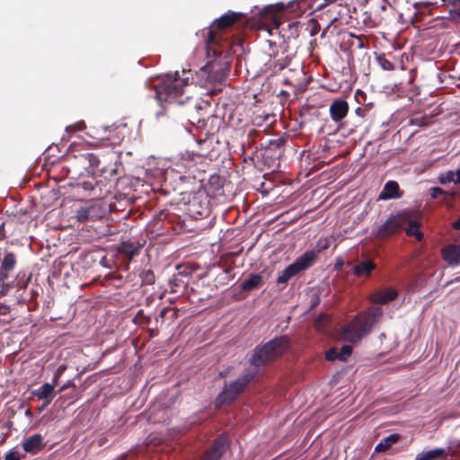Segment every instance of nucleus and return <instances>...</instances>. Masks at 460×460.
Returning a JSON list of instances; mask_svg holds the SVG:
<instances>
[{"label": "nucleus", "mask_w": 460, "mask_h": 460, "mask_svg": "<svg viewBox=\"0 0 460 460\" xmlns=\"http://www.w3.org/2000/svg\"><path fill=\"white\" fill-rule=\"evenodd\" d=\"M406 225H408V226L405 228L406 234L415 237L418 241H421L423 238V234L420 231V222L417 220H410V217H408Z\"/></svg>", "instance_id": "26"}, {"label": "nucleus", "mask_w": 460, "mask_h": 460, "mask_svg": "<svg viewBox=\"0 0 460 460\" xmlns=\"http://www.w3.org/2000/svg\"><path fill=\"white\" fill-rule=\"evenodd\" d=\"M16 263L17 259L14 252L6 250L3 252V249L0 248V281L3 284L15 269Z\"/></svg>", "instance_id": "11"}, {"label": "nucleus", "mask_w": 460, "mask_h": 460, "mask_svg": "<svg viewBox=\"0 0 460 460\" xmlns=\"http://www.w3.org/2000/svg\"><path fill=\"white\" fill-rule=\"evenodd\" d=\"M330 117L332 121H341L349 112V103L343 99H335L330 105Z\"/></svg>", "instance_id": "14"}, {"label": "nucleus", "mask_w": 460, "mask_h": 460, "mask_svg": "<svg viewBox=\"0 0 460 460\" xmlns=\"http://www.w3.org/2000/svg\"><path fill=\"white\" fill-rule=\"evenodd\" d=\"M299 272L296 270L295 266L292 265V263L290 265H288L283 271L282 273L278 277L277 279V284L279 286H283V288L286 287V285L288 284V280L297 275Z\"/></svg>", "instance_id": "27"}, {"label": "nucleus", "mask_w": 460, "mask_h": 460, "mask_svg": "<svg viewBox=\"0 0 460 460\" xmlns=\"http://www.w3.org/2000/svg\"><path fill=\"white\" fill-rule=\"evenodd\" d=\"M442 2L444 3V4H448L452 6H457L458 4H460V0H442Z\"/></svg>", "instance_id": "48"}, {"label": "nucleus", "mask_w": 460, "mask_h": 460, "mask_svg": "<svg viewBox=\"0 0 460 460\" xmlns=\"http://www.w3.org/2000/svg\"><path fill=\"white\" fill-rule=\"evenodd\" d=\"M115 129L113 130H110L109 131V134L102 138V140H105L108 142V146H111V145H116L117 143L119 142V138L117 137V139H114L113 136L111 135V133L114 131Z\"/></svg>", "instance_id": "38"}, {"label": "nucleus", "mask_w": 460, "mask_h": 460, "mask_svg": "<svg viewBox=\"0 0 460 460\" xmlns=\"http://www.w3.org/2000/svg\"><path fill=\"white\" fill-rule=\"evenodd\" d=\"M318 257L312 250L305 252L297 257L292 263L296 270L300 273L311 268L317 261Z\"/></svg>", "instance_id": "15"}, {"label": "nucleus", "mask_w": 460, "mask_h": 460, "mask_svg": "<svg viewBox=\"0 0 460 460\" xmlns=\"http://www.w3.org/2000/svg\"><path fill=\"white\" fill-rule=\"evenodd\" d=\"M383 314L381 307H370L356 315L348 324L340 328L341 340L357 343L368 334L378 318Z\"/></svg>", "instance_id": "3"}, {"label": "nucleus", "mask_w": 460, "mask_h": 460, "mask_svg": "<svg viewBox=\"0 0 460 460\" xmlns=\"http://www.w3.org/2000/svg\"><path fill=\"white\" fill-rule=\"evenodd\" d=\"M325 320L324 315H319L315 318L314 325L315 329L322 331L323 330V322Z\"/></svg>", "instance_id": "40"}, {"label": "nucleus", "mask_w": 460, "mask_h": 460, "mask_svg": "<svg viewBox=\"0 0 460 460\" xmlns=\"http://www.w3.org/2000/svg\"><path fill=\"white\" fill-rule=\"evenodd\" d=\"M197 156L194 154L186 152L181 154V157L177 160L175 165L178 168V172H188L196 167Z\"/></svg>", "instance_id": "17"}, {"label": "nucleus", "mask_w": 460, "mask_h": 460, "mask_svg": "<svg viewBox=\"0 0 460 460\" xmlns=\"http://www.w3.org/2000/svg\"><path fill=\"white\" fill-rule=\"evenodd\" d=\"M262 135V132L257 129H252L247 135V145L248 146H254L257 138Z\"/></svg>", "instance_id": "33"}, {"label": "nucleus", "mask_w": 460, "mask_h": 460, "mask_svg": "<svg viewBox=\"0 0 460 460\" xmlns=\"http://www.w3.org/2000/svg\"><path fill=\"white\" fill-rule=\"evenodd\" d=\"M443 259L449 265L460 264V244H450L442 249Z\"/></svg>", "instance_id": "20"}, {"label": "nucleus", "mask_w": 460, "mask_h": 460, "mask_svg": "<svg viewBox=\"0 0 460 460\" xmlns=\"http://www.w3.org/2000/svg\"><path fill=\"white\" fill-rule=\"evenodd\" d=\"M438 181L441 184H447L449 182L460 183V168L456 172L447 171L441 173L438 177Z\"/></svg>", "instance_id": "28"}, {"label": "nucleus", "mask_w": 460, "mask_h": 460, "mask_svg": "<svg viewBox=\"0 0 460 460\" xmlns=\"http://www.w3.org/2000/svg\"><path fill=\"white\" fill-rule=\"evenodd\" d=\"M263 285V279L261 274H251L250 277L243 280L241 288L243 291H251L261 288Z\"/></svg>", "instance_id": "22"}, {"label": "nucleus", "mask_w": 460, "mask_h": 460, "mask_svg": "<svg viewBox=\"0 0 460 460\" xmlns=\"http://www.w3.org/2000/svg\"><path fill=\"white\" fill-rule=\"evenodd\" d=\"M151 321V318L149 315H146L144 314V311L142 309H140L136 317H135V322L137 323V324H148Z\"/></svg>", "instance_id": "35"}, {"label": "nucleus", "mask_w": 460, "mask_h": 460, "mask_svg": "<svg viewBox=\"0 0 460 460\" xmlns=\"http://www.w3.org/2000/svg\"><path fill=\"white\" fill-rule=\"evenodd\" d=\"M70 387H75V383L72 380H68L66 384H64L58 391V393H62L65 390L70 388Z\"/></svg>", "instance_id": "43"}, {"label": "nucleus", "mask_w": 460, "mask_h": 460, "mask_svg": "<svg viewBox=\"0 0 460 460\" xmlns=\"http://www.w3.org/2000/svg\"><path fill=\"white\" fill-rule=\"evenodd\" d=\"M4 460H21V456L17 452L11 451L5 455Z\"/></svg>", "instance_id": "42"}, {"label": "nucleus", "mask_w": 460, "mask_h": 460, "mask_svg": "<svg viewBox=\"0 0 460 460\" xmlns=\"http://www.w3.org/2000/svg\"><path fill=\"white\" fill-rule=\"evenodd\" d=\"M446 192L439 187H433L430 189V196L432 199H438L440 195H444Z\"/></svg>", "instance_id": "39"}, {"label": "nucleus", "mask_w": 460, "mask_h": 460, "mask_svg": "<svg viewBox=\"0 0 460 460\" xmlns=\"http://www.w3.org/2000/svg\"><path fill=\"white\" fill-rule=\"evenodd\" d=\"M407 221L408 213L406 212L391 216L376 229L374 235L378 239H386L400 231L406 225Z\"/></svg>", "instance_id": "9"}, {"label": "nucleus", "mask_w": 460, "mask_h": 460, "mask_svg": "<svg viewBox=\"0 0 460 460\" xmlns=\"http://www.w3.org/2000/svg\"><path fill=\"white\" fill-rule=\"evenodd\" d=\"M155 322L158 323V322H161V319L158 317V315L155 317Z\"/></svg>", "instance_id": "59"}, {"label": "nucleus", "mask_w": 460, "mask_h": 460, "mask_svg": "<svg viewBox=\"0 0 460 460\" xmlns=\"http://www.w3.org/2000/svg\"><path fill=\"white\" fill-rule=\"evenodd\" d=\"M451 13L460 18V6L457 9L451 11Z\"/></svg>", "instance_id": "51"}, {"label": "nucleus", "mask_w": 460, "mask_h": 460, "mask_svg": "<svg viewBox=\"0 0 460 460\" xmlns=\"http://www.w3.org/2000/svg\"><path fill=\"white\" fill-rule=\"evenodd\" d=\"M57 384H49L45 383L43 384L39 389L33 392V394L39 399V400H44V406L49 405L54 397V391L55 386Z\"/></svg>", "instance_id": "19"}, {"label": "nucleus", "mask_w": 460, "mask_h": 460, "mask_svg": "<svg viewBox=\"0 0 460 460\" xmlns=\"http://www.w3.org/2000/svg\"><path fill=\"white\" fill-rule=\"evenodd\" d=\"M453 227L456 230H460V217L453 224Z\"/></svg>", "instance_id": "50"}, {"label": "nucleus", "mask_w": 460, "mask_h": 460, "mask_svg": "<svg viewBox=\"0 0 460 460\" xmlns=\"http://www.w3.org/2000/svg\"><path fill=\"white\" fill-rule=\"evenodd\" d=\"M376 269V264L370 260H365L358 262L353 268V272L358 277H369L372 270Z\"/></svg>", "instance_id": "23"}, {"label": "nucleus", "mask_w": 460, "mask_h": 460, "mask_svg": "<svg viewBox=\"0 0 460 460\" xmlns=\"http://www.w3.org/2000/svg\"><path fill=\"white\" fill-rule=\"evenodd\" d=\"M286 66H287V64H281V65L279 66V69H283V68H285V67H286Z\"/></svg>", "instance_id": "57"}, {"label": "nucleus", "mask_w": 460, "mask_h": 460, "mask_svg": "<svg viewBox=\"0 0 460 460\" xmlns=\"http://www.w3.org/2000/svg\"><path fill=\"white\" fill-rule=\"evenodd\" d=\"M243 16L244 14L242 13L228 11L213 21L208 28L202 30L201 33L205 40L208 58L206 66L208 69L214 70L217 58H220L224 52L228 51L229 43L224 37V32Z\"/></svg>", "instance_id": "2"}, {"label": "nucleus", "mask_w": 460, "mask_h": 460, "mask_svg": "<svg viewBox=\"0 0 460 460\" xmlns=\"http://www.w3.org/2000/svg\"><path fill=\"white\" fill-rule=\"evenodd\" d=\"M229 447L227 437L225 434L216 438L212 445L204 452L200 460H220Z\"/></svg>", "instance_id": "10"}, {"label": "nucleus", "mask_w": 460, "mask_h": 460, "mask_svg": "<svg viewBox=\"0 0 460 460\" xmlns=\"http://www.w3.org/2000/svg\"><path fill=\"white\" fill-rule=\"evenodd\" d=\"M325 358L329 361H334L336 359L340 360L338 349L335 348H332L326 351Z\"/></svg>", "instance_id": "36"}, {"label": "nucleus", "mask_w": 460, "mask_h": 460, "mask_svg": "<svg viewBox=\"0 0 460 460\" xmlns=\"http://www.w3.org/2000/svg\"><path fill=\"white\" fill-rule=\"evenodd\" d=\"M274 24H275L276 28H279L280 26V22L279 20H277L276 18H274Z\"/></svg>", "instance_id": "52"}, {"label": "nucleus", "mask_w": 460, "mask_h": 460, "mask_svg": "<svg viewBox=\"0 0 460 460\" xmlns=\"http://www.w3.org/2000/svg\"><path fill=\"white\" fill-rule=\"evenodd\" d=\"M290 340L288 336L276 337L265 343L256 346L249 358L252 369L268 366L282 357L289 349Z\"/></svg>", "instance_id": "5"}, {"label": "nucleus", "mask_w": 460, "mask_h": 460, "mask_svg": "<svg viewBox=\"0 0 460 460\" xmlns=\"http://www.w3.org/2000/svg\"><path fill=\"white\" fill-rule=\"evenodd\" d=\"M376 61L384 70L392 71L394 69V64L386 58L385 54L378 55Z\"/></svg>", "instance_id": "29"}, {"label": "nucleus", "mask_w": 460, "mask_h": 460, "mask_svg": "<svg viewBox=\"0 0 460 460\" xmlns=\"http://www.w3.org/2000/svg\"><path fill=\"white\" fill-rule=\"evenodd\" d=\"M201 143H206V140H202V141L200 140L199 144H201Z\"/></svg>", "instance_id": "60"}, {"label": "nucleus", "mask_w": 460, "mask_h": 460, "mask_svg": "<svg viewBox=\"0 0 460 460\" xmlns=\"http://www.w3.org/2000/svg\"><path fill=\"white\" fill-rule=\"evenodd\" d=\"M225 64L226 65L227 68L229 69L230 67V62L229 61H226Z\"/></svg>", "instance_id": "58"}, {"label": "nucleus", "mask_w": 460, "mask_h": 460, "mask_svg": "<svg viewBox=\"0 0 460 460\" xmlns=\"http://www.w3.org/2000/svg\"><path fill=\"white\" fill-rule=\"evenodd\" d=\"M140 279L143 285H152L155 281V276L152 270H144L140 273Z\"/></svg>", "instance_id": "30"}, {"label": "nucleus", "mask_w": 460, "mask_h": 460, "mask_svg": "<svg viewBox=\"0 0 460 460\" xmlns=\"http://www.w3.org/2000/svg\"><path fill=\"white\" fill-rule=\"evenodd\" d=\"M397 297L396 290L390 288L385 291L376 292L371 296V301L375 304L385 305Z\"/></svg>", "instance_id": "21"}, {"label": "nucleus", "mask_w": 460, "mask_h": 460, "mask_svg": "<svg viewBox=\"0 0 460 460\" xmlns=\"http://www.w3.org/2000/svg\"><path fill=\"white\" fill-rule=\"evenodd\" d=\"M149 337L153 338L158 335V326L156 325L155 328H151L148 330Z\"/></svg>", "instance_id": "49"}, {"label": "nucleus", "mask_w": 460, "mask_h": 460, "mask_svg": "<svg viewBox=\"0 0 460 460\" xmlns=\"http://www.w3.org/2000/svg\"><path fill=\"white\" fill-rule=\"evenodd\" d=\"M196 206V200L195 199H193V200L190 203V210L193 213H197L198 215L199 216H202L203 215V211L202 210H196L194 208V207Z\"/></svg>", "instance_id": "45"}, {"label": "nucleus", "mask_w": 460, "mask_h": 460, "mask_svg": "<svg viewBox=\"0 0 460 460\" xmlns=\"http://www.w3.org/2000/svg\"><path fill=\"white\" fill-rule=\"evenodd\" d=\"M143 246L144 243H140L139 242L123 241L118 245L117 252L123 256L127 262H129L136 256L139 255Z\"/></svg>", "instance_id": "13"}, {"label": "nucleus", "mask_w": 460, "mask_h": 460, "mask_svg": "<svg viewBox=\"0 0 460 460\" xmlns=\"http://www.w3.org/2000/svg\"><path fill=\"white\" fill-rule=\"evenodd\" d=\"M10 311V308L9 306L4 305V304H0V315H4V314H7Z\"/></svg>", "instance_id": "47"}, {"label": "nucleus", "mask_w": 460, "mask_h": 460, "mask_svg": "<svg viewBox=\"0 0 460 460\" xmlns=\"http://www.w3.org/2000/svg\"><path fill=\"white\" fill-rule=\"evenodd\" d=\"M256 376V369H247L245 373L236 380L226 385L222 392L216 398L215 406L217 408H221L232 403L238 395L244 391L247 385L255 378Z\"/></svg>", "instance_id": "7"}, {"label": "nucleus", "mask_w": 460, "mask_h": 460, "mask_svg": "<svg viewBox=\"0 0 460 460\" xmlns=\"http://www.w3.org/2000/svg\"><path fill=\"white\" fill-rule=\"evenodd\" d=\"M104 210L98 203H92L85 207H82L76 211V218L80 222L95 221L103 217Z\"/></svg>", "instance_id": "12"}, {"label": "nucleus", "mask_w": 460, "mask_h": 460, "mask_svg": "<svg viewBox=\"0 0 460 460\" xmlns=\"http://www.w3.org/2000/svg\"><path fill=\"white\" fill-rule=\"evenodd\" d=\"M188 78H181L178 72L165 75L155 85V98L162 103H185L190 97L186 95L185 87Z\"/></svg>", "instance_id": "4"}, {"label": "nucleus", "mask_w": 460, "mask_h": 460, "mask_svg": "<svg viewBox=\"0 0 460 460\" xmlns=\"http://www.w3.org/2000/svg\"><path fill=\"white\" fill-rule=\"evenodd\" d=\"M401 439V435L393 433L384 438L375 447L376 452H385Z\"/></svg>", "instance_id": "24"}, {"label": "nucleus", "mask_w": 460, "mask_h": 460, "mask_svg": "<svg viewBox=\"0 0 460 460\" xmlns=\"http://www.w3.org/2000/svg\"><path fill=\"white\" fill-rule=\"evenodd\" d=\"M168 313H171V319L172 320L178 317V312L175 308H170L168 306L164 307L158 314V317L161 319V324H163L164 318Z\"/></svg>", "instance_id": "32"}, {"label": "nucleus", "mask_w": 460, "mask_h": 460, "mask_svg": "<svg viewBox=\"0 0 460 460\" xmlns=\"http://www.w3.org/2000/svg\"><path fill=\"white\" fill-rule=\"evenodd\" d=\"M209 183L213 184V185L217 184V186L220 187L221 186V184H220V177L217 176V175L211 176L210 179H209Z\"/></svg>", "instance_id": "46"}, {"label": "nucleus", "mask_w": 460, "mask_h": 460, "mask_svg": "<svg viewBox=\"0 0 460 460\" xmlns=\"http://www.w3.org/2000/svg\"><path fill=\"white\" fill-rule=\"evenodd\" d=\"M81 165L91 175L85 179L80 180L76 186L81 188L87 196L93 199H102L111 194L112 181L103 176V173L113 175L116 172L115 169L106 170L99 168L100 159L93 153H79L74 155L73 167Z\"/></svg>", "instance_id": "1"}, {"label": "nucleus", "mask_w": 460, "mask_h": 460, "mask_svg": "<svg viewBox=\"0 0 460 460\" xmlns=\"http://www.w3.org/2000/svg\"><path fill=\"white\" fill-rule=\"evenodd\" d=\"M305 0H294L290 1L287 6V8L290 9L292 12L299 10L300 12L304 11L306 4L304 3ZM324 2L318 6V9H322L323 7H327V9L319 15L320 21L324 22L326 23V28L323 30L322 33V37L324 36L326 31L335 22L341 19L345 16L349 11L346 5H342L341 4H337L338 0H323Z\"/></svg>", "instance_id": "6"}, {"label": "nucleus", "mask_w": 460, "mask_h": 460, "mask_svg": "<svg viewBox=\"0 0 460 460\" xmlns=\"http://www.w3.org/2000/svg\"><path fill=\"white\" fill-rule=\"evenodd\" d=\"M44 446L43 437L39 433L31 435L22 443L23 450L31 455L39 453Z\"/></svg>", "instance_id": "16"}, {"label": "nucleus", "mask_w": 460, "mask_h": 460, "mask_svg": "<svg viewBox=\"0 0 460 460\" xmlns=\"http://www.w3.org/2000/svg\"><path fill=\"white\" fill-rule=\"evenodd\" d=\"M5 223L0 220V242L6 238V233L4 229Z\"/></svg>", "instance_id": "44"}, {"label": "nucleus", "mask_w": 460, "mask_h": 460, "mask_svg": "<svg viewBox=\"0 0 460 460\" xmlns=\"http://www.w3.org/2000/svg\"><path fill=\"white\" fill-rule=\"evenodd\" d=\"M66 368V367L65 365H61L58 367V368L57 369V371L54 375L53 383H55V384L58 383V378L60 377L61 374L63 373V371Z\"/></svg>", "instance_id": "41"}, {"label": "nucleus", "mask_w": 460, "mask_h": 460, "mask_svg": "<svg viewBox=\"0 0 460 460\" xmlns=\"http://www.w3.org/2000/svg\"><path fill=\"white\" fill-rule=\"evenodd\" d=\"M456 280L459 281L460 280V276L458 278H456Z\"/></svg>", "instance_id": "61"}, {"label": "nucleus", "mask_w": 460, "mask_h": 460, "mask_svg": "<svg viewBox=\"0 0 460 460\" xmlns=\"http://www.w3.org/2000/svg\"><path fill=\"white\" fill-rule=\"evenodd\" d=\"M330 247V241L329 239L327 238H324V239H319L314 249H312L313 252H315V254L317 255V257H319V254L327 250L328 248Z\"/></svg>", "instance_id": "31"}, {"label": "nucleus", "mask_w": 460, "mask_h": 460, "mask_svg": "<svg viewBox=\"0 0 460 460\" xmlns=\"http://www.w3.org/2000/svg\"><path fill=\"white\" fill-rule=\"evenodd\" d=\"M317 31H318L317 28H314V29L312 30V31H311V35H312V36L315 35V34L317 33Z\"/></svg>", "instance_id": "55"}, {"label": "nucleus", "mask_w": 460, "mask_h": 460, "mask_svg": "<svg viewBox=\"0 0 460 460\" xmlns=\"http://www.w3.org/2000/svg\"><path fill=\"white\" fill-rule=\"evenodd\" d=\"M278 7H279V11H283V10L286 8V7H285V5H284V4H279L278 5Z\"/></svg>", "instance_id": "54"}, {"label": "nucleus", "mask_w": 460, "mask_h": 460, "mask_svg": "<svg viewBox=\"0 0 460 460\" xmlns=\"http://www.w3.org/2000/svg\"><path fill=\"white\" fill-rule=\"evenodd\" d=\"M381 2H382V4H381L380 8H381L383 11H385V10L386 9L385 2L384 0H381Z\"/></svg>", "instance_id": "53"}, {"label": "nucleus", "mask_w": 460, "mask_h": 460, "mask_svg": "<svg viewBox=\"0 0 460 460\" xmlns=\"http://www.w3.org/2000/svg\"><path fill=\"white\" fill-rule=\"evenodd\" d=\"M5 295V292L4 290H0V297L4 296Z\"/></svg>", "instance_id": "56"}, {"label": "nucleus", "mask_w": 460, "mask_h": 460, "mask_svg": "<svg viewBox=\"0 0 460 460\" xmlns=\"http://www.w3.org/2000/svg\"><path fill=\"white\" fill-rule=\"evenodd\" d=\"M84 127V121H80V122H77L74 125H70V126H67L66 128V131L67 133H70V132H75V131H77V130H82Z\"/></svg>", "instance_id": "37"}, {"label": "nucleus", "mask_w": 460, "mask_h": 460, "mask_svg": "<svg viewBox=\"0 0 460 460\" xmlns=\"http://www.w3.org/2000/svg\"><path fill=\"white\" fill-rule=\"evenodd\" d=\"M402 192L400 190L398 182L395 181H388L380 192L378 199L382 200L398 199L402 197Z\"/></svg>", "instance_id": "18"}, {"label": "nucleus", "mask_w": 460, "mask_h": 460, "mask_svg": "<svg viewBox=\"0 0 460 460\" xmlns=\"http://www.w3.org/2000/svg\"><path fill=\"white\" fill-rule=\"evenodd\" d=\"M444 448H434L429 451H422L416 456V460H437L445 456Z\"/></svg>", "instance_id": "25"}, {"label": "nucleus", "mask_w": 460, "mask_h": 460, "mask_svg": "<svg viewBox=\"0 0 460 460\" xmlns=\"http://www.w3.org/2000/svg\"><path fill=\"white\" fill-rule=\"evenodd\" d=\"M339 352V357L341 361H346L352 353V347L350 345H343Z\"/></svg>", "instance_id": "34"}, {"label": "nucleus", "mask_w": 460, "mask_h": 460, "mask_svg": "<svg viewBox=\"0 0 460 460\" xmlns=\"http://www.w3.org/2000/svg\"><path fill=\"white\" fill-rule=\"evenodd\" d=\"M287 139L279 137L274 139H270L265 145L261 144V148L264 149L262 157L264 164L269 168H278L279 165V158L284 154V146Z\"/></svg>", "instance_id": "8"}]
</instances>
